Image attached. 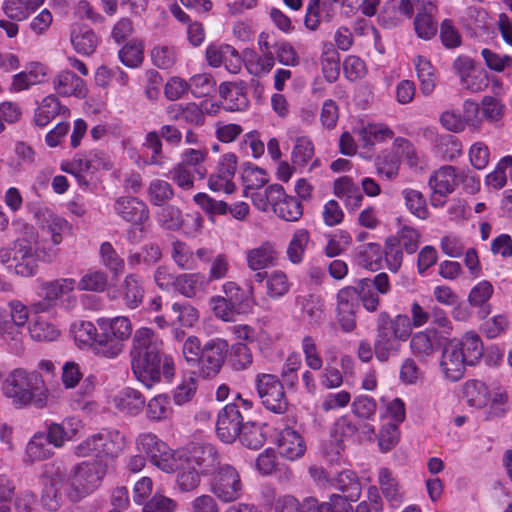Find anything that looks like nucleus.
Segmentation results:
<instances>
[{"mask_svg":"<svg viewBox=\"0 0 512 512\" xmlns=\"http://www.w3.org/2000/svg\"><path fill=\"white\" fill-rule=\"evenodd\" d=\"M133 346L130 352L131 368L136 379L145 387L151 388L160 382L163 374L170 380L175 374L173 359L163 355L162 342L155 338L150 328L138 329L133 337Z\"/></svg>","mask_w":512,"mask_h":512,"instance_id":"nucleus-1","label":"nucleus"},{"mask_svg":"<svg viewBox=\"0 0 512 512\" xmlns=\"http://www.w3.org/2000/svg\"><path fill=\"white\" fill-rule=\"evenodd\" d=\"M3 391L17 407L33 404L36 408H43L47 404L44 381L36 371L15 369L3 382Z\"/></svg>","mask_w":512,"mask_h":512,"instance_id":"nucleus-2","label":"nucleus"},{"mask_svg":"<svg viewBox=\"0 0 512 512\" xmlns=\"http://www.w3.org/2000/svg\"><path fill=\"white\" fill-rule=\"evenodd\" d=\"M107 472V464L102 460L82 462L68 472H61L65 496L72 503H78L91 494L100 484Z\"/></svg>","mask_w":512,"mask_h":512,"instance_id":"nucleus-3","label":"nucleus"},{"mask_svg":"<svg viewBox=\"0 0 512 512\" xmlns=\"http://www.w3.org/2000/svg\"><path fill=\"white\" fill-rule=\"evenodd\" d=\"M101 333L95 343V353L108 359L116 358L123 352L124 342L131 336L132 325L127 317L100 319Z\"/></svg>","mask_w":512,"mask_h":512,"instance_id":"nucleus-4","label":"nucleus"},{"mask_svg":"<svg viewBox=\"0 0 512 512\" xmlns=\"http://www.w3.org/2000/svg\"><path fill=\"white\" fill-rule=\"evenodd\" d=\"M125 437L117 429H102L88 437L75 450L78 457H116L124 449Z\"/></svg>","mask_w":512,"mask_h":512,"instance_id":"nucleus-5","label":"nucleus"},{"mask_svg":"<svg viewBox=\"0 0 512 512\" xmlns=\"http://www.w3.org/2000/svg\"><path fill=\"white\" fill-rule=\"evenodd\" d=\"M256 389L263 406L275 413L284 414L289 402L282 382L272 374H259L256 377Z\"/></svg>","mask_w":512,"mask_h":512,"instance_id":"nucleus-6","label":"nucleus"},{"mask_svg":"<svg viewBox=\"0 0 512 512\" xmlns=\"http://www.w3.org/2000/svg\"><path fill=\"white\" fill-rule=\"evenodd\" d=\"M75 280L71 278H60L43 282L40 286L39 299L30 304L33 314L51 313L55 310L58 302L74 290Z\"/></svg>","mask_w":512,"mask_h":512,"instance_id":"nucleus-7","label":"nucleus"},{"mask_svg":"<svg viewBox=\"0 0 512 512\" xmlns=\"http://www.w3.org/2000/svg\"><path fill=\"white\" fill-rule=\"evenodd\" d=\"M138 449L144 452L150 462L160 470L171 473L178 466L173 451L155 434L144 433L137 438Z\"/></svg>","mask_w":512,"mask_h":512,"instance_id":"nucleus-8","label":"nucleus"},{"mask_svg":"<svg viewBox=\"0 0 512 512\" xmlns=\"http://www.w3.org/2000/svg\"><path fill=\"white\" fill-rule=\"evenodd\" d=\"M212 476L210 490L219 500L232 502L240 498L243 485L233 466L224 464Z\"/></svg>","mask_w":512,"mask_h":512,"instance_id":"nucleus-9","label":"nucleus"},{"mask_svg":"<svg viewBox=\"0 0 512 512\" xmlns=\"http://www.w3.org/2000/svg\"><path fill=\"white\" fill-rule=\"evenodd\" d=\"M35 229L33 226H24V236L14 242L13 256L14 272L22 277H31L36 274L38 264L33 252L32 242H35Z\"/></svg>","mask_w":512,"mask_h":512,"instance_id":"nucleus-10","label":"nucleus"},{"mask_svg":"<svg viewBox=\"0 0 512 512\" xmlns=\"http://www.w3.org/2000/svg\"><path fill=\"white\" fill-rule=\"evenodd\" d=\"M189 466L197 469L203 476L214 474L221 465V456L217 448L210 443H192L184 454Z\"/></svg>","mask_w":512,"mask_h":512,"instance_id":"nucleus-11","label":"nucleus"},{"mask_svg":"<svg viewBox=\"0 0 512 512\" xmlns=\"http://www.w3.org/2000/svg\"><path fill=\"white\" fill-rule=\"evenodd\" d=\"M228 352V343L225 340L215 339L203 346V352L197 363L200 374L204 378L217 375L223 366Z\"/></svg>","mask_w":512,"mask_h":512,"instance_id":"nucleus-12","label":"nucleus"},{"mask_svg":"<svg viewBox=\"0 0 512 512\" xmlns=\"http://www.w3.org/2000/svg\"><path fill=\"white\" fill-rule=\"evenodd\" d=\"M246 415H240L236 405L227 404L217 416L216 433L224 443H233L241 434Z\"/></svg>","mask_w":512,"mask_h":512,"instance_id":"nucleus-13","label":"nucleus"},{"mask_svg":"<svg viewBox=\"0 0 512 512\" xmlns=\"http://www.w3.org/2000/svg\"><path fill=\"white\" fill-rule=\"evenodd\" d=\"M67 439L68 436L64 427L52 423L49 425L46 436L44 434L34 435L27 445V452L33 459H46L51 454L49 450L44 448L46 442L53 444L55 447H61Z\"/></svg>","mask_w":512,"mask_h":512,"instance_id":"nucleus-14","label":"nucleus"},{"mask_svg":"<svg viewBox=\"0 0 512 512\" xmlns=\"http://www.w3.org/2000/svg\"><path fill=\"white\" fill-rule=\"evenodd\" d=\"M115 212L126 222L144 230V223L149 219V209L145 202L137 197H120L114 204Z\"/></svg>","mask_w":512,"mask_h":512,"instance_id":"nucleus-15","label":"nucleus"},{"mask_svg":"<svg viewBox=\"0 0 512 512\" xmlns=\"http://www.w3.org/2000/svg\"><path fill=\"white\" fill-rule=\"evenodd\" d=\"M460 346L456 341L446 344L440 362L445 377L454 382L463 377L465 367L468 365Z\"/></svg>","mask_w":512,"mask_h":512,"instance_id":"nucleus-16","label":"nucleus"},{"mask_svg":"<svg viewBox=\"0 0 512 512\" xmlns=\"http://www.w3.org/2000/svg\"><path fill=\"white\" fill-rule=\"evenodd\" d=\"M376 327L399 342L408 340L412 331L411 321L407 315L399 314L392 318L387 312L378 315Z\"/></svg>","mask_w":512,"mask_h":512,"instance_id":"nucleus-17","label":"nucleus"},{"mask_svg":"<svg viewBox=\"0 0 512 512\" xmlns=\"http://www.w3.org/2000/svg\"><path fill=\"white\" fill-rule=\"evenodd\" d=\"M55 91L60 96H75L85 98L87 87L84 80L70 70H63L53 80Z\"/></svg>","mask_w":512,"mask_h":512,"instance_id":"nucleus-18","label":"nucleus"},{"mask_svg":"<svg viewBox=\"0 0 512 512\" xmlns=\"http://www.w3.org/2000/svg\"><path fill=\"white\" fill-rule=\"evenodd\" d=\"M60 477V471L57 470L44 485L41 494V504L48 511H58L63 503L65 496V486Z\"/></svg>","mask_w":512,"mask_h":512,"instance_id":"nucleus-19","label":"nucleus"},{"mask_svg":"<svg viewBox=\"0 0 512 512\" xmlns=\"http://www.w3.org/2000/svg\"><path fill=\"white\" fill-rule=\"evenodd\" d=\"M457 169L453 166L446 165L440 167L429 178V186L441 196L451 194L458 186Z\"/></svg>","mask_w":512,"mask_h":512,"instance_id":"nucleus-20","label":"nucleus"},{"mask_svg":"<svg viewBox=\"0 0 512 512\" xmlns=\"http://www.w3.org/2000/svg\"><path fill=\"white\" fill-rule=\"evenodd\" d=\"M278 452L292 461L303 456L305 444L301 435L292 428L282 430L278 438Z\"/></svg>","mask_w":512,"mask_h":512,"instance_id":"nucleus-21","label":"nucleus"},{"mask_svg":"<svg viewBox=\"0 0 512 512\" xmlns=\"http://www.w3.org/2000/svg\"><path fill=\"white\" fill-rule=\"evenodd\" d=\"M71 43L77 53L90 56L96 51L99 39L89 27L76 26L71 32Z\"/></svg>","mask_w":512,"mask_h":512,"instance_id":"nucleus-22","label":"nucleus"},{"mask_svg":"<svg viewBox=\"0 0 512 512\" xmlns=\"http://www.w3.org/2000/svg\"><path fill=\"white\" fill-rule=\"evenodd\" d=\"M277 259L278 252L270 243H264L247 252L248 266L255 271L274 265Z\"/></svg>","mask_w":512,"mask_h":512,"instance_id":"nucleus-23","label":"nucleus"},{"mask_svg":"<svg viewBox=\"0 0 512 512\" xmlns=\"http://www.w3.org/2000/svg\"><path fill=\"white\" fill-rule=\"evenodd\" d=\"M61 112H68V109L61 106L59 99L55 95H48L36 109L34 122L37 126L44 127Z\"/></svg>","mask_w":512,"mask_h":512,"instance_id":"nucleus-24","label":"nucleus"},{"mask_svg":"<svg viewBox=\"0 0 512 512\" xmlns=\"http://www.w3.org/2000/svg\"><path fill=\"white\" fill-rule=\"evenodd\" d=\"M332 486L342 492L343 497L357 501L361 494V485L357 475L351 470H343L333 479Z\"/></svg>","mask_w":512,"mask_h":512,"instance_id":"nucleus-25","label":"nucleus"},{"mask_svg":"<svg viewBox=\"0 0 512 512\" xmlns=\"http://www.w3.org/2000/svg\"><path fill=\"white\" fill-rule=\"evenodd\" d=\"M225 299L229 301V305L235 308L238 313H244L251 307V296L253 294L252 286L246 292L242 290L235 282H227L223 285Z\"/></svg>","mask_w":512,"mask_h":512,"instance_id":"nucleus-26","label":"nucleus"},{"mask_svg":"<svg viewBox=\"0 0 512 512\" xmlns=\"http://www.w3.org/2000/svg\"><path fill=\"white\" fill-rule=\"evenodd\" d=\"M417 77L420 82V90L423 95H430L436 87L435 69L431 62L422 56L414 59Z\"/></svg>","mask_w":512,"mask_h":512,"instance_id":"nucleus-27","label":"nucleus"},{"mask_svg":"<svg viewBox=\"0 0 512 512\" xmlns=\"http://www.w3.org/2000/svg\"><path fill=\"white\" fill-rule=\"evenodd\" d=\"M461 346L468 366H473L479 362L484 353L483 343L474 332H467L460 341H456Z\"/></svg>","mask_w":512,"mask_h":512,"instance_id":"nucleus-28","label":"nucleus"},{"mask_svg":"<svg viewBox=\"0 0 512 512\" xmlns=\"http://www.w3.org/2000/svg\"><path fill=\"white\" fill-rule=\"evenodd\" d=\"M436 334L433 331L415 333L410 340L412 353L419 358H426L432 355L436 349Z\"/></svg>","mask_w":512,"mask_h":512,"instance_id":"nucleus-29","label":"nucleus"},{"mask_svg":"<svg viewBox=\"0 0 512 512\" xmlns=\"http://www.w3.org/2000/svg\"><path fill=\"white\" fill-rule=\"evenodd\" d=\"M117 407L129 414H137L145 404V397L136 389L127 387L116 398Z\"/></svg>","mask_w":512,"mask_h":512,"instance_id":"nucleus-30","label":"nucleus"},{"mask_svg":"<svg viewBox=\"0 0 512 512\" xmlns=\"http://www.w3.org/2000/svg\"><path fill=\"white\" fill-rule=\"evenodd\" d=\"M238 438L244 446L254 450L260 449L266 441L262 427L251 420L244 422L241 428V434H239Z\"/></svg>","mask_w":512,"mask_h":512,"instance_id":"nucleus-31","label":"nucleus"},{"mask_svg":"<svg viewBox=\"0 0 512 512\" xmlns=\"http://www.w3.org/2000/svg\"><path fill=\"white\" fill-rule=\"evenodd\" d=\"M377 336L374 342V352L376 358L381 362H386L391 354H397L400 350V344L397 339L389 336L387 333L376 327Z\"/></svg>","mask_w":512,"mask_h":512,"instance_id":"nucleus-32","label":"nucleus"},{"mask_svg":"<svg viewBox=\"0 0 512 512\" xmlns=\"http://www.w3.org/2000/svg\"><path fill=\"white\" fill-rule=\"evenodd\" d=\"M245 57L249 72L256 76L269 73L275 64L274 55L270 50L265 51L263 56L250 50L245 53Z\"/></svg>","mask_w":512,"mask_h":512,"instance_id":"nucleus-33","label":"nucleus"},{"mask_svg":"<svg viewBox=\"0 0 512 512\" xmlns=\"http://www.w3.org/2000/svg\"><path fill=\"white\" fill-rule=\"evenodd\" d=\"M463 394L467 403L476 408L484 407L489 399V390L487 386L478 380H472L465 383Z\"/></svg>","mask_w":512,"mask_h":512,"instance_id":"nucleus-34","label":"nucleus"},{"mask_svg":"<svg viewBox=\"0 0 512 512\" xmlns=\"http://www.w3.org/2000/svg\"><path fill=\"white\" fill-rule=\"evenodd\" d=\"M276 512H317V500L313 497L299 502L294 496L286 495L276 503Z\"/></svg>","mask_w":512,"mask_h":512,"instance_id":"nucleus-35","label":"nucleus"},{"mask_svg":"<svg viewBox=\"0 0 512 512\" xmlns=\"http://www.w3.org/2000/svg\"><path fill=\"white\" fill-rule=\"evenodd\" d=\"M144 289L140 277L129 274L124 280V300L129 308H136L142 302Z\"/></svg>","mask_w":512,"mask_h":512,"instance_id":"nucleus-36","label":"nucleus"},{"mask_svg":"<svg viewBox=\"0 0 512 512\" xmlns=\"http://www.w3.org/2000/svg\"><path fill=\"white\" fill-rule=\"evenodd\" d=\"M405 205L408 210L419 219L428 218L429 211L423 194L412 188H406L402 191Z\"/></svg>","mask_w":512,"mask_h":512,"instance_id":"nucleus-37","label":"nucleus"},{"mask_svg":"<svg viewBox=\"0 0 512 512\" xmlns=\"http://www.w3.org/2000/svg\"><path fill=\"white\" fill-rule=\"evenodd\" d=\"M308 242L309 233L306 229H298L294 232L286 251L291 263L299 264L302 262Z\"/></svg>","mask_w":512,"mask_h":512,"instance_id":"nucleus-38","label":"nucleus"},{"mask_svg":"<svg viewBox=\"0 0 512 512\" xmlns=\"http://www.w3.org/2000/svg\"><path fill=\"white\" fill-rule=\"evenodd\" d=\"M183 161L181 164H185V167H193L194 172L200 179H204L207 176V169L203 165L204 161L208 157V150L204 149H186L183 154Z\"/></svg>","mask_w":512,"mask_h":512,"instance_id":"nucleus-39","label":"nucleus"},{"mask_svg":"<svg viewBox=\"0 0 512 512\" xmlns=\"http://www.w3.org/2000/svg\"><path fill=\"white\" fill-rule=\"evenodd\" d=\"M171 413L170 399L167 395H158L150 399L147 404L146 414L152 421L165 420Z\"/></svg>","mask_w":512,"mask_h":512,"instance_id":"nucleus-40","label":"nucleus"},{"mask_svg":"<svg viewBox=\"0 0 512 512\" xmlns=\"http://www.w3.org/2000/svg\"><path fill=\"white\" fill-rule=\"evenodd\" d=\"M174 196V190L170 183L155 179L148 188V197L150 202L155 206H163L166 201H169Z\"/></svg>","mask_w":512,"mask_h":512,"instance_id":"nucleus-41","label":"nucleus"},{"mask_svg":"<svg viewBox=\"0 0 512 512\" xmlns=\"http://www.w3.org/2000/svg\"><path fill=\"white\" fill-rule=\"evenodd\" d=\"M267 295L271 298H279L285 295L290 289V282L287 275L280 270L270 272L266 281Z\"/></svg>","mask_w":512,"mask_h":512,"instance_id":"nucleus-42","label":"nucleus"},{"mask_svg":"<svg viewBox=\"0 0 512 512\" xmlns=\"http://www.w3.org/2000/svg\"><path fill=\"white\" fill-rule=\"evenodd\" d=\"M194 201L211 219L216 215L228 214L229 205L226 202L215 200L206 193L196 194Z\"/></svg>","mask_w":512,"mask_h":512,"instance_id":"nucleus-43","label":"nucleus"},{"mask_svg":"<svg viewBox=\"0 0 512 512\" xmlns=\"http://www.w3.org/2000/svg\"><path fill=\"white\" fill-rule=\"evenodd\" d=\"M297 304L300 306L301 310L306 313L310 321L314 323H320L322 321L323 305L318 296L313 294L299 296L297 298Z\"/></svg>","mask_w":512,"mask_h":512,"instance_id":"nucleus-44","label":"nucleus"},{"mask_svg":"<svg viewBox=\"0 0 512 512\" xmlns=\"http://www.w3.org/2000/svg\"><path fill=\"white\" fill-rule=\"evenodd\" d=\"M382 248L377 243H368L358 252V260L361 265L370 270H376L382 260Z\"/></svg>","mask_w":512,"mask_h":512,"instance_id":"nucleus-45","label":"nucleus"},{"mask_svg":"<svg viewBox=\"0 0 512 512\" xmlns=\"http://www.w3.org/2000/svg\"><path fill=\"white\" fill-rule=\"evenodd\" d=\"M280 218L286 221H298L303 214L301 201L293 196H288L274 211Z\"/></svg>","mask_w":512,"mask_h":512,"instance_id":"nucleus-46","label":"nucleus"},{"mask_svg":"<svg viewBox=\"0 0 512 512\" xmlns=\"http://www.w3.org/2000/svg\"><path fill=\"white\" fill-rule=\"evenodd\" d=\"M357 430L358 428L345 417H341L335 422L331 430V437L336 444L337 454H339L340 450L342 449L341 444L344 438L352 437L355 435Z\"/></svg>","mask_w":512,"mask_h":512,"instance_id":"nucleus-47","label":"nucleus"},{"mask_svg":"<svg viewBox=\"0 0 512 512\" xmlns=\"http://www.w3.org/2000/svg\"><path fill=\"white\" fill-rule=\"evenodd\" d=\"M173 118L197 126L203 125L205 121L203 111L195 103H188L185 106L177 105L176 114Z\"/></svg>","mask_w":512,"mask_h":512,"instance_id":"nucleus-48","label":"nucleus"},{"mask_svg":"<svg viewBox=\"0 0 512 512\" xmlns=\"http://www.w3.org/2000/svg\"><path fill=\"white\" fill-rule=\"evenodd\" d=\"M400 240L397 236H390L386 240L385 258L388 268L392 272H397L402 264L403 253Z\"/></svg>","mask_w":512,"mask_h":512,"instance_id":"nucleus-49","label":"nucleus"},{"mask_svg":"<svg viewBox=\"0 0 512 512\" xmlns=\"http://www.w3.org/2000/svg\"><path fill=\"white\" fill-rule=\"evenodd\" d=\"M314 155V146L312 141L307 137H299L296 140L292 152V161L295 165L305 166Z\"/></svg>","mask_w":512,"mask_h":512,"instance_id":"nucleus-50","label":"nucleus"},{"mask_svg":"<svg viewBox=\"0 0 512 512\" xmlns=\"http://www.w3.org/2000/svg\"><path fill=\"white\" fill-rule=\"evenodd\" d=\"M188 83L190 86L189 90L198 98L208 96L216 85L213 77L207 73L194 75Z\"/></svg>","mask_w":512,"mask_h":512,"instance_id":"nucleus-51","label":"nucleus"},{"mask_svg":"<svg viewBox=\"0 0 512 512\" xmlns=\"http://www.w3.org/2000/svg\"><path fill=\"white\" fill-rule=\"evenodd\" d=\"M120 61L127 67H137L143 61V46L140 42L127 43L119 51Z\"/></svg>","mask_w":512,"mask_h":512,"instance_id":"nucleus-52","label":"nucleus"},{"mask_svg":"<svg viewBox=\"0 0 512 512\" xmlns=\"http://www.w3.org/2000/svg\"><path fill=\"white\" fill-rule=\"evenodd\" d=\"M202 473L193 466H189L187 469H183L178 472L176 482L178 488L183 492H190L195 490L201 482Z\"/></svg>","mask_w":512,"mask_h":512,"instance_id":"nucleus-53","label":"nucleus"},{"mask_svg":"<svg viewBox=\"0 0 512 512\" xmlns=\"http://www.w3.org/2000/svg\"><path fill=\"white\" fill-rule=\"evenodd\" d=\"M414 28L419 38L430 40L437 33V24L428 13H418L414 19Z\"/></svg>","mask_w":512,"mask_h":512,"instance_id":"nucleus-54","label":"nucleus"},{"mask_svg":"<svg viewBox=\"0 0 512 512\" xmlns=\"http://www.w3.org/2000/svg\"><path fill=\"white\" fill-rule=\"evenodd\" d=\"M203 280V276L198 273L183 274L176 278L174 284L176 289L186 297H194L198 290V284Z\"/></svg>","mask_w":512,"mask_h":512,"instance_id":"nucleus-55","label":"nucleus"},{"mask_svg":"<svg viewBox=\"0 0 512 512\" xmlns=\"http://www.w3.org/2000/svg\"><path fill=\"white\" fill-rule=\"evenodd\" d=\"M359 300L369 312H375L379 306L378 294L372 291V282L369 278L359 281Z\"/></svg>","mask_w":512,"mask_h":512,"instance_id":"nucleus-56","label":"nucleus"},{"mask_svg":"<svg viewBox=\"0 0 512 512\" xmlns=\"http://www.w3.org/2000/svg\"><path fill=\"white\" fill-rule=\"evenodd\" d=\"M100 255L108 269L116 274L123 271L124 260L117 254L110 242H103L101 244Z\"/></svg>","mask_w":512,"mask_h":512,"instance_id":"nucleus-57","label":"nucleus"},{"mask_svg":"<svg viewBox=\"0 0 512 512\" xmlns=\"http://www.w3.org/2000/svg\"><path fill=\"white\" fill-rule=\"evenodd\" d=\"M359 304V284L347 286L337 293V310H356Z\"/></svg>","mask_w":512,"mask_h":512,"instance_id":"nucleus-58","label":"nucleus"},{"mask_svg":"<svg viewBox=\"0 0 512 512\" xmlns=\"http://www.w3.org/2000/svg\"><path fill=\"white\" fill-rule=\"evenodd\" d=\"M158 221L162 227L169 230H176L180 228L182 224L181 211L175 206L163 205L162 209L158 213Z\"/></svg>","mask_w":512,"mask_h":512,"instance_id":"nucleus-59","label":"nucleus"},{"mask_svg":"<svg viewBox=\"0 0 512 512\" xmlns=\"http://www.w3.org/2000/svg\"><path fill=\"white\" fill-rule=\"evenodd\" d=\"M377 410L376 401L368 396H357L352 402V412L355 416L362 419H371Z\"/></svg>","mask_w":512,"mask_h":512,"instance_id":"nucleus-60","label":"nucleus"},{"mask_svg":"<svg viewBox=\"0 0 512 512\" xmlns=\"http://www.w3.org/2000/svg\"><path fill=\"white\" fill-rule=\"evenodd\" d=\"M32 339L36 341H53L59 336V330L52 324L44 321H35L29 327Z\"/></svg>","mask_w":512,"mask_h":512,"instance_id":"nucleus-61","label":"nucleus"},{"mask_svg":"<svg viewBox=\"0 0 512 512\" xmlns=\"http://www.w3.org/2000/svg\"><path fill=\"white\" fill-rule=\"evenodd\" d=\"M2 8L5 15L14 21H24L31 14L24 0H4Z\"/></svg>","mask_w":512,"mask_h":512,"instance_id":"nucleus-62","label":"nucleus"},{"mask_svg":"<svg viewBox=\"0 0 512 512\" xmlns=\"http://www.w3.org/2000/svg\"><path fill=\"white\" fill-rule=\"evenodd\" d=\"M176 506L177 504L173 499L155 494L145 503L142 512H174Z\"/></svg>","mask_w":512,"mask_h":512,"instance_id":"nucleus-63","label":"nucleus"},{"mask_svg":"<svg viewBox=\"0 0 512 512\" xmlns=\"http://www.w3.org/2000/svg\"><path fill=\"white\" fill-rule=\"evenodd\" d=\"M351 500L332 494L329 502L317 503V512H352Z\"/></svg>","mask_w":512,"mask_h":512,"instance_id":"nucleus-64","label":"nucleus"}]
</instances>
